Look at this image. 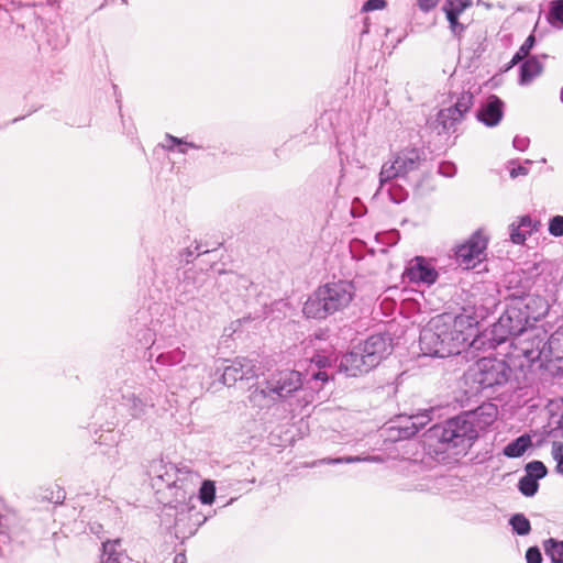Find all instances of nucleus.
<instances>
[{
  "label": "nucleus",
  "instance_id": "1",
  "mask_svg": "<svg viewBox=\"0 0 563 563\" xmlns=\"http://www.w3.org/2000/svg\"><path fill=\"white\" fill-rule=\"evenodd\" d=\"M471 323L465 316L438 314L422 328L419 345L423 355L448 357L460 354L470 344Z\"/></svg>",
  "mask_w": 563,
  "mask_h": 563
},
{
  "label": "nucleus",
  "instance_id": "59",
  "mask_svg": "<svg viewBox=\"0 0 563 563\" xmlns=\"http://www.w3.org/2000/svg\"><path fill=\"white\" fill-rule=\"evenodd\" d=\"M174 563H186V555L183 553H177L174 558Z\"/></svg>",
  "mask_w": 563,
  "mask_h": 563
},
{
  "label": "nucleus",
  "instance_id": "13",
  "mask_svg": "<svg viewBox=\"0 0 563 563\" xmlns=\"http://www.w3.org/2000/svg\"><path fill=\"white\" fill-rule=\"evenodd\" d=\"M212 285L213 282L207 272L192 268L187 269L179 284L180 297H184V300L188 301L195 299L199 295L205 296V292Z\"/></svg>",
  "mask_w": 563,
  "mask_h": 563
},
{
  "label": "nucleus",
  "instance_id": "4",
  "mask_svg": "<svg viewBox=\"0 0 563 563\" xmlns=\"http://www.w3.org/2000/svg\"><path fill=\"white\" fill-rule=\"evenodd\" d=\"M355 286L350 280H334L319 286L303 305L307 318L322 320L346 309L355 296Z\"/></svg>",
  "mask_w": 563,
  "mask_h": 563
},
{
  "label": "nucleus",
  "instance_id": "40",
  "mask_svg": "<svg viewBox=\"0 0 563 563\" xmlns=\"http://www.w3.org/2000/svg\"><path fill=\"white\" fill-rule=\"evenodd\" d=\"M552 457L558 462L556 471L563 474V442L554 441L551 449Z\"/></svg>",
  "mask_w": 563,
  "mask_h": 563
},
{
  "label": "nucleus",
  "instance_id": "23",
  "mask_svg": "<svg viewBox=\"0 0 563 563\" xmlns=\"http://www.w3.org/2000/svg\"><path fill=\"white\" fill-rule=\"evenodd\" d=\"M543 65L539 56L528 57L520 66L519 84L521 86L529 85L536 77L541 75Z\"/></svg>",
  "mask_w": 563,
  "mask_h": 563
},
{
  "label": "nucleus",
  "instance_id": "34",
  "mask_svg": "<svg viewBox=\"0 0 563 563\" xmlns=\"http://www.w3.org/2000/svg\"><path fill=\"white\" fill-rule=\"evenodd\" d=\"M224 279L234 285L236 291L247 290L253 285L246 276L233 272L224 273Z\"/></svg>",
  "mask_w": 563,
  "mask_h": 563
},
{
  "label": "nucleus",
  "instance_id": "29",
  "mask_svg": "<svg viewBox=\"0 0 563 563\" xmlns=\"http://www.w3.org/2000/svg\"><path fill=\"white\" fill-rule=\"evenodd\" d=\"M548 338L550 356L563 358V324Z\"/></svg>",
  "mask_w": 563,
  "mask_h": 563
},
{
  "label": "nucleus",
  "instance_id": "62",
  "mask_svg": "<svg viewBox=\"0 0 563 563\" xmlns=\"http://www.w3.org/2000/svg\"><path fill=\"white\" fill-rule=\"evenodd\" d=\"M560 98H561V101L563 102V88L561 89Z\"/></svg>",
  "mask_w": 563,
  "mask_h": 563
},
{
  "label": "nucleus",
  "instance_id": "35",
  "mask_svg": "<svg viewBox=\"0 0 563 563\" xmlns=\"http://www.w3.org/2000/svg\"><path fill=\"white\" fill-rule=\"evenodd\" d=\"M539 488L538 481L531 478V476L523 475L518 483L519 492L527 497H532L537 494Z\"/></svg>",
  "mask_w": 563,
  "mask_h": 563
},
{
  "label": "nucleus",
  "instance_id": "6",
  "mask_svg": "<svg viewBox=\"0 0 563 563\" xmlns=\"http://www.w3.org/2000/svg\"><path fill=\"white\" fill-rule=\"evenodd\" d=\"M191 501L175 503L170 498L163 499L161 525L169 531L173 529L175 537L179 540L192 537L206 521V517L190 505Z\"/></svg>",
  "mask_w": 563,
  "mask_h": 563
},
{
  "label": "nucleus",
  "instance_id": "7",
  "mask_svg": "<svg viewBox=\"0 0 563 563\" xmlns=\"http://www.w3.org/2000/svg\"><path fill=\"white\" fill-rule=\"evenodd\" d=\"M512 374L511 367L504 360L483 357L475 362L465 373V380L476 391H484L504 386Z\"/></svg>",
  "mask_w": 563,
  "mask_h": 563
},
{
  "label": "nucleus",
  "instance_id": "22",
  "mask_svg": "<svg viewBox=\"0 0 563 563\" xmlns=\"http://www.w3.org/2000/svg\"><path fill=\"white\" fill-rule=\"evenodd\" d=\"M121 405L133 418H140L145 413L146 408L153 406V402L136 396L133 391H126L121 395Z\"/></svg>",
  "mask_w": 563,
  "mask_h": 563
},
{
  "label": "nucleus",
  "instance_id": "43",
  "mask_svg": "<svg viewBox=\"0 0 563 563\" xmlns=\"http://www.w3.org/2000/svg\"><path fill=\"white\" fill-rule=\"evenodd\" d=\"M135 336L142 346H151L155 341V333L148 328L141 329Z\"/></svg>",
  "mask_w": 563,
  "mask_h": 563
},
{
  "label": "nucleus",
  "instance_id": "10",
  "mask_svg": "<svg viewBox=\"0 0 563 563\" xmlns=\"http://www.w3.org/2000/svg\"><path fill=\"white\" fill-rule=\"evenodd\" d=\"M424 159V152L416 147L398 152L391 162L382 166L379 173L380 188L394 178L406 177L409 173L417 170Z\"/></svg>",
  "mask_w": 563,
  "mask_h": 563
},
{
  "label": "nucleus",
  "instance_id": "25",
  "mask_svg": "<svg viewBox=\"0 0 563 563\" xmlns=\"http://www.w3.org/2000/svg\"><path fill=\"white\" fill-rule=\"evenodd\" d=\"M531 445V438L528 434H522L508 443L503 452L507 457L516 459L523 455L527 449Z\"/></svg>",
  "mask_w": 563,
  "mask_h": 563
},
{
  "label": "nucleus",
  "instance_id": "37",
  "mask_svg": "<svg viewBox=\"0 0 563 563\" xmlns=\"http://www.w3.org/2000/svg\"><path fill=\"white\" fill-rule=\"evenodd\" d=\"M471 5L472 0H445L442 10L461 15Z\"/></svg>",
  "mask_w": 563,
  "mask_h": 563
},
{
  "label": "nucleus",
  "instance_id": "57",
  "mask_svg": "<svg viewBox=\"0 0 563 563\" xmlns=\"http://www.w3.org/2000/svg\"><path fill=\"white\" fill-rule=\"evenodd\" d=\"M526 58L525 55L520 54L519 51H517V53L512 56L510 63H509V66L508 68L519 64L520 62H522L523 59Z\"/></svg>",
  "mask_w": 563,
  "mask_h": 563
},
{
  "label": "nucleus",
  "instance_id": "11",
  "mask_svg": "<svg viewBox=\"0 0 563 563\" xmlns=\"http://www.w3.org/2000/svg\"><path fill=\"white\" fill-rule=\"evenodd\" d=\"M265 383L268 388L266 393L278 402L298 391L302 386V378L300 372L285 369L272 374Z\"/></svg>",
  "mask_w": 563,
  "mask_h": 563
},
{
  "label": "nucleus",
  "instance_id": "12",
  "mask_svg": "<svg viewBox=\"0 0 563 563\" xmlns=\"http://www.w3.org/2000/svg\"><path fill=\"white\" fill-rule=\"evenodd\" d=\"M487 238L481 231L475 232L465 243L455 250V260L464 269L475 268L481 264L486 254Z\"/></svg>",
  "mask_w": 563,
  "mask_h": 563
},
{
  "label": "nucleus",
  "instance_id": "52",
  "mask_svg": "<svg viewBox=\"0 0 563 563\" xmlns=\"http://www.w3.org/2000/svg\"><path fill=\"white\" fill-rule=\"evenodd\" d=\"M439 2L440 0H418V7L422 12H430Z\"/></svg>",
  "mask_w": 563,
  "mask_h": 563
},
{
  "label": "nucleus",
  "instance_id": "2",
  "mask_svg": "<svg viewBox=\"0 0 563 563\" xmlns=\"http://www.w3.org/2000/svg\"><path fill=\"white\" fill-rule=\"evenodd\" d=\"M548 310L543 299L533 295L514 297L506 310L493 325L492 340L496 344L506 342L509 338L520 335L542 318Z\"/></svg>",
  "mask_w": 563,
  "mask_h": 563
},
{
  "label": "nucleus",
  "instance_id": "51",
  "mask_svg": "<svg viewBox=\"0 0 563 563\" xmlns=\"http://www.w3.org/2000/svg\"><path fill=\"white\" fill-rule=\"evenodd\" d=\"M112 89H113V95H114V97H115V103H117V106H118L119 113H120L121 119H122L123 129H124V130H126V132H128L129 134H131V133H132V131H131L130 129H128V128H126L125 120L123 119V115H122V112H121V108H122V107H121V95H120V93H119V91H118V86H117V85H113V86H112Z\"/></svg>",
  "mask_w": 563,
  "mask_h": 563
},
{
  "label": "nucleus",
  "instance_id": "54",
  "mask_svg": "<svg viewBox=\"0 0 563 563\" xmlns=\"http://www.w3.org/2000/svg\"><path fill=\"white\" fill-rule=\"evenodd\" d=\"M529 169L523 165H518L516 167L510 168L509 174L511 178H517L519 176L528 175Z\"/></svg>",
  "mask_w": 563,
  "mask_h": 563
},
{
  "label": "nucleus",
  "instance_id": "45",
  "mask_svg": "<svg viewBox=\"0 0 563 563\" xmlns=\"http://www.w3.org/2000/svg\"><path fill=\"white\" fill-rule=\"evenodd\" d=\"M438 172L440 175H442L444 177H453L456 174L457 168H456L455 164H453L451 162H442L439 165Z\"/></svg>",
  "mask_w": 563,
  "mask_h": 563
},
{
  "label": "nucleus",
  "instance_id": "21",
  "mask_svg": "<svg viewBox=\"0 0 563 563\" xmlns=\"http://www.w3.org/2000/svg\"><path fill=\"white\" fill-rule=\"evenodd\" d=\"M538 224L530 216H522L518 221L511 222L508 228L511 242L515 244L525 243L527 236L537 230Z\"/></svg>",
  "mask_w": 563,
  "mask_h": 563
},
{
  "label": "nucleus",
  "instance_id": "47",
  "mask_svg": "<svg viewBox=\"0 0 563 563\" xmlns=\"http://www.w3.org/2000/svg\"><path fill=\"white\" fill-rule=\"evenodd\" d=\"M527 563H542L541 551L538 547H530L526 552Z\"/></svg>",
  "mask_w": 563,
  "mask_h": 563
},
{
  "label": "nucleus",
  "instance_id": "46",
  "mask_svg": "<svg viewBox=\"0 0 563 563\" xmlns=\"http://www.w3.org/2000/svg\"><path fill=\"white\" fill-rule=\"evenodd\" d=\"M404 470L408 472V474H419L423 471V464L418 460H408L404 463Z\"/></svg>",
  "mask_w": 563,
  "mask_h": 563
},
{
  "label": "nucleus",
  "instance_id": "20",
  "mask_svg": "<svg viewBox=\"0 0 563 563\" xmlns=\"http://www.w3.org/2000/svg\"><path fill=\"white\" fill-rule=\"evenodd\" d=\"M388 439L400 441L410 439L417 434V428L412 424L411 416L400 415L388 423Z\"/></svg>",
  "mask_w": 563,
  "mask_h": 563
},
{
  "label": "nucleus",
  "instance_id": "42",
  "mask_svg": "<svg viewBox=\"0 0 563 563\" xmlns=\"http://www.w3.org/2000/svg\"><path fill=\"white\" fill-rule=\"evenodd\" d=\"M549 233L555 238L563 236V216H554L550 219Z\"/></svg>",
  "mask_w": 563,
  "mask_h": 563
},
{
  "label": "nucleus",
  "instance_id": "49",
  "mask_svg": "<svg viewBox=\"0 0 563 563\" xmlns=\"http://www.w3.org/2000/svg\"><path fill=\"white\" fill-rule=\"evenodd\" d=\"M534 43H536V38H534V35H529L526 41L523 42V44L520 46V48L518 49L520 52V54L525 55L526 57L529 56V53L530 51L533 48L534 46Z\"/></svg>",
  "mask_w": 563,
  "mask_h": 563
},
{
  "label": "nucleus",
  "instance_id": "60",
  "mask_svg": "<svg viewBox=\"0 0 563 563\" xmlns=\"http://www.w3.org/2000/svg\"><path fill=\"white\" fill-rule=\"evenodd\" d=\"M100 551H101V553H102V554H104V553H106V541H104V540H103V541H101V544H100Z\"/></svg>",
  "mask_w": 563,
  "mask_h": 563
},
{
  "label": "nucleus",
  "instance_id": "19",
  "mask_svg": "<svg viewBox=\"0 0 563 563\" xmlns=\"http://www.w3.org/2000/svg\"><path fill=\"white\" fill-rule=\"evenodd\" d=\"M465 418L472 422L473 429H475L477 437L481 431H484L492 426L497 417V407L493 404H485L476 408L463 412Z\"/></svg>",
  "mask_w": 563,
  "mask_h": 563
},
{
  "label": "nucleus",
  "instance_id": "5",
  "mask_svg": "<svg viewBox=\"0 0 563 563\" xmlns=\"http://www.w3.org/2000/svg\"><path fill=\"white\" fill-rule=\"evenodd\" d=\"M429 438L437 442V454L464 456L477 440V433L462 412L432 426L429 429Z\"/></svg>",
  "mask_w": 563,
  "mask_h": 563
},
{
  "label": "nucleus",
  "instance_id": "18",
  "mask_svg": "<svg viewBox=\"0 0 563 563\" xmlns=\"http://www.w3.org/2000/svg\"><path fill=\"white\" fill-rule=\"evenodd\" d=\"M505 112L504 101L496 95H489L484 102H482L476 111V119L488 128L497 126Z\"/></svg>",
  "mask_w": 563,
  "mask_h": 563
},
{
  "label": "nucleus",
  "instance_id": "61",
  "mask_svg": "<svg viewBox=\"0 0 563 563\" xmlns=\"http://www.w3.org/2000/svg\"><path fill=\"white\" fill-rule=\"evenodd\" d=\"M101 439H102V434H100L99 437L95 438V443L101 445L102 444Z\"/></svg>",
  "mask_w": 563,
  "mask_h": 563
},
{
  "label": "nucleus",
  "instance_id": "53",
  "mask_svg": "<svg viewBox=\"0 0 563 563\" xmlns=\"http://www.w3.org/2000/svg\"><path fill=\"white\" fill-rule=\"evenodd\" d=\"M311 362L314 363L319 369H322V368L327 367L328 365H330V358L324 355H320V354L314 355L311 358Z\"/></svg>",
  "mask_w": 563,
  "mask_h": 563
},
{
  "label": "nucleus",
  "instance_id": "33",
  "mask_svg": "<svg viewBox=\"0 0 563 563\" xmlns=\"http://www.w3.org/2000/svg\"><path fill=\"white\" fill-rule=\"evenodd\" d=\"M379 459L376 457V456H366V457H360V456H346V457H335V459H321V460H318V461H314L313 463H311L310 466H318V465H321V464H342V463H356V462H363V461H367V462H373V461H378Z\"/></svg>",
  "mask_w": 563,
  "mask_h": 563
},
{
  "label": "nucleus",
  "instance_id": "14",
  "mask_svg": "<svg viewBox=\"0 0 563 563\" xmlns=\"http://www.w3.org/2000/svg\"><path fill=\"white\" fill-rule=\"evenodd\" d=\"M404 277L409 283L430 286L437 282L439 274L430 261L416 256L406 267Z\"/></svg>",
  "mask_w": 563,
  "mask_h": 563
},
{
  "label": "nucleus",
  "instance_id": "26",
  "mask_svg": "<svg viewBox=\"0 0 563 563\" xmlns=\"http://www.w3.org/2000/svg\"><path fill=\"white\" fill-rule=\"evenodd\" d=\"M266 390H268L266 384L264 387H256L253 389L249 396L250 402L254 407H258L261 409L269 408L272 405L276 404V399L271 397Z\"/></svg>",
  "mask_w": 563,
  "mask_h": 563
},
{
  "label": "nucleus",
  "instance_id": "39",
  "mask_svg": "<svg viewBox=\"0 0 563 563\" xmlns=\"http://www.w3.org/2000/svg\"><path fill=\"white\" fill-rule=\"evenodd\" d=\"M445 13L446 20L450 25V30L454 36H461L462 33L465 31V26L459 22L457 14L451 13L449 11H443Z\"/></svg>",
  "mask_w": 563,
  "mask_h": 563
},
{
  "label": "nucleus",
  "instance_id": "30",
  "mask_svg": "<svg viewBox=\"0 0 563 563\" xmlns=\"http://www.w3.org/2000/svg\"><path fill=\"white\" fill-rule=\"evenodd\" d=\"M185 351L180 347H176L172 351L161 353L156 357V363L165 366H174L180 364L185 360Z\"/></svg>",
  "mask_w": 563,
  "mask_h": 563
},
{
  "label": "nucleus",
  "instance_id": "58",
  "mask_svg": "<svg viewBox=\"0 0 563 563\" xmlns=\"http://www.w3.org/2000/svg\"><path fill=\"white\" fill-rule=\"evenodd\" d=\"M102 525H92L90 527V530L96 533L98 536V538H100V533L102 532Z\"/></svg>",
  "mask_w": 563,
  "mask_h": 563
},
{
  "label": "nucleus",
  "instance_id": "55",
  "mask_svg": "<svg viewBox=\"0 0 563 563\" xmlns=\"http://www.w3.org/2000/svg\"><path fill=\"white\" fill-rule=\"evenodd\" d=\"M11 523L10 516L0 511V534L5 533Z\"/></svg>",
  "mask_w": 563,
  "mask_h": 563
},
{
  "label": "nucleus",
  "instance_id": "15",
  "mask_svg": "<svg viewBox=\"0 0 563 563\" xmlns=\"http://www.w3.org/2000/svg\"><path fill=\"white\" fill-rule=\"evenodd\" d=\"M368 363L376 367L393 351L391 339L385 334H373L358 344Z\"/></svg>",
  "mask_w": 563,
  "mask_h": 563
},
{
  "label": "nucleus",
  "instance_id": "48",
  "mask_svg": "<svg viewBox=\"0 0 563 563\" xmlns=\"http://www.w3.org/2000/svg\"><path fill=\"white\" fill-rule=\"evenodd\" d=\"M386 5V0H367L364 4L362 10L364 12H369L374 10H380L384 9Z\"/></svg>",
  "mask_w": 563,
  "mask_h": 563
},
{
  "label": "nucleus",
  "instance_id": "17",
  "mask_svg": "<svg viewBox=\"0 0 563 563\" xmlns=\"http://www.w3.org/2000/svg\"><path fill=\"white\" fill-rule=\"evenodd\" d=\"M339 371L349 377H356L375 368L368 363L367 357L360 346H354L350 352L342 355L338 365Z\"/></svg>",
  "mask_w": 563,
  "mask_h": 563
},
{
  "label": "nucleus",
  "instance_id": "50",
  "mask_svg": "<svg viewBox=\"0 0 563 563\" xmlns=\"http://www.w3.org/2000/svg\"><path fill=\"white\" fill-rule=\"evenodd\" d=\"M529 143H530L529 137H527V136H519V135L515 136V139L512 141L514 147L516 150H518V151H521V152H523L525 150L528 148Z\"/></svg>",
  "mask_w": 563,
  "mask_h": 563
},
{
  "label": "nucleus",
  "instance_id": "8",
  "mask_svg": "<svg viewBox=\"0 0 563 563\" xmlns=\"http://www.w3.org/2000/svg\"><path fill=\"white\" fill-rule=\"evenodd\" d=\"M515 357H523L528 363L532 364L542 357L550 360L553 356L549 354V338L547 332L531 327L511 341Z\"/></svg>",
  "mask_w": 563,
  "mask_h": 563
},
{
  "label": "nucleus",
  "instance_id": "27",
  "mask_svg": "<svg viewBox=\"0 0 563 563\" xmlns=\"http://www.w3.org/2000/svg\"><path fill=\"white\" fill-rule=\"evenodd\" d=\"M543 550L552 563H563V540L549 538L543 541Z\"/></svg>",
  "mask_w": 563,
  "mask_h": 563
},
{
  "label": "nucleus",
  "instance_id": "3",
  "mask_svg": "<svg viewBox=\"0 0 563 563\" xmlns=\"http://www.w3.org/2000/svg\"><path fill=\"white\" fill-rule=\"evenodd\" d=\"M147 474L161 504L164 498H170L175 503L194 499L198 476L189 467L164 460H154L150 464Z\"/></svg>",
  "mask_w": 563,
  "mask_h": 563
},
{
  "label": "nucleus",
  "instance_id": "41",
  "mask_svg": "<svg viewBox=\"0 0 563 563\" xmlns=\"http://www.w3.org/2000/svg\"><path fill=\"white\" fill-rule=\"evenodd\" d=\"M210 250L209 249H206L203 247V245L201 243H196L195 244V247L194 250L191 247H187L181 254L180 256L181 257H185V262L186 263H189L192 261V257L194 256H199L201 254H207L209 253Z\"/></svg>",
  "mask_w": 563,
  "mask_h": 563
},
{
  "label": "nucleus",
  "instance_id": "38",
  "mask_svg": "<svg viewBox=\"0 0 563 563\" xmlns=\"http://www.w3.org/2000/svg\"><path fill=\"white\" fill-rule=\"evenodd\" d=\"M525 470L526 475L531 476V478H534L536 481L543 478L548 473L545 465L541 461L529 462Z\"/></svg>",
  "mask_w": 563,
  "mask_h": 563
},
{
  "label": "nucleus",
  "instance_id": "24",
  "mask_svg": "<svg viewBox=\"0 0 563 563\" xmlns=\"http://www.w3.org/2000/svg\"><path fill=\"white\" fill-rule=\"evenodd\" d=\"M163 147L168 152L176 151L179 154H187L189 148L201 150L202 146L192 142H188L185 139L176 137L169 133L165 135V143Z\"/></svg>",
  "mask_w": 563,
  "mask_h": 563
},
{
  "label": "nucleus",
  "instance_id": "16",
  "mask_svg": "<svg viewBox=\"0 0 563 563\" xmlns=\"http://www.w3.org/2000/svg\"><path fill=\"white\" fill-rule=\"evenodd\" d=\"M258 372L260 367L253 360L236 357L230 365L224 367L222 382L227 386H233L238 380H249L257 376Z\"/></svg>",
  "mask_w": 563,
  "mask_h": 563
},
{
  "label": "nucleus",
  "instance_id": "31",
  "mask_svg": "<svg viewBox=\"0 0 563 563\" xmlns=\"http://www.w3.org/2000/svg\"><path fill=\"white\" fill-rule=\"evenodd\" d=\"M547 19L552 26L563 27V0H553L550 2Z\"/></svg>",
  "mask_w": 563,
  "mask_h": 563
},
{
  "label": "nucleus",
  "instance_id": "56",
  "mask_svg": "<svg viewBox=\"0 0 563 563\" xmlns=\"http://www.w3.org/2000/svg\"><path fill=\"white\" fill-rule=\"evenodd\" d=\"M311 377L316 380H320L322 383H325L328 379H329V376L327 374V372L322 371V369H318V372L316 373H312L311 374Z\"/></svg>",
  "mask_w": 563,
  "mask_h": 563
},
{
  "label": "nucleus",
  "instance_id": "44",
  "mask_svg": "<svg viewBox=\"0 0 563 563\" xmlns=\"http://www.w3.org/2000/svg\"><path fill=\"white\" fill-rule=\"evenodd\" d=\"M411 419L413 427L417 428V433L431 421V417L428 411L411 415Z\"/></svg>",
  "mask_w": 563,
  "mask_h": 563
},
{
  "label": "nucleus",
  "instance_id": "36",
  "mask_svg": "<svg viewBox=\"0 0 563 563\" xmlns=\"http://www.w3.org/2000/svg\"><path fill=\"white\" fill-rule=\"evenodd\" d=\"M216 497V487L213 482L211 481H203L200 488H199V500L203 505H211Z\"/></svg>",
  "mask_w": 563,
  "mask_h": 563
},
{
  "label": "nucleus",
  "instance_id": "32",
  "mask_svg": "<svg viewBox=\"0 0 563 563\" xmlns=\"http://www.w3.org/2000/svg\"><path fill=\"white\" fill-rule=\"evenodd\" d=\"M509 525L515 533L518 536H527L531 530V525L528 518L522 514H515L509 519Z\"/></svg>",
  "mask_w": 563,
  "mask_h": 563
},
{
  "label": "nucleus",
  "instance_id": "28",
  "mask_svg": "<svg viewBox=\"0 0 563 563\" xmlns=\"http://www.w3.org/2000/svg\"><path fill=\"white\" fill-rule=\"evenodd\" d=\"M108 563H133L131 558L121 549V540H108Z\"/></svg>",
  "mask_w": 563,
  "mask_h": 563
},
{
  "label": "nucleus",
  "instance_id": "9",
  "mask_svg": "<svg viewBox=\"0 0 563 563\" xmlns=\"http://www.w3.org/2000/svg\"><path fill=\"white\" fill-rule=\"evenodd\" d=\"M477 90V88L474 91L471 88L467 90L462 89L460 92L455 91L450 95L451 106L441 109L437 114V122L443 132H454L456 130V125L464 120L466 113L474 106Z\"/></svg>",
  "mask_w": 563,
  "mask_h": 563
}]
</instances>
